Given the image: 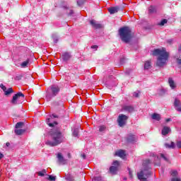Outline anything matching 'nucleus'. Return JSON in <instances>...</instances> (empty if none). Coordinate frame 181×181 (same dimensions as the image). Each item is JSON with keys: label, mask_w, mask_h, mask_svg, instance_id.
<instances>
[{"label": "nucleus", "mask_w": 181, "mask_h": 181, "mask_svg": "<svg viewBox=\"0 0 181 181\" xmlns=\"http://www.w3.org/2000/svg\"><path fill=\"white\" fill-rule=\"evenodd\" d=\"M170 121H172V119H170V118H168L165 119L166 122H170Z\"/></svg>", "instance_id": "nucleus-44"}, {"label": "nucleus", "mask_w": 181, "mask_h": 181, "mask_svg": "<svg viewBox=\"0 0 181 181\" xmlns=\"http://www.w3.org/2000/svg\"><path fill=\"white\" fill-rule=\"evenodd\" d=\"M170 175L172 176L171 181H180V177H177V171L171 170Z\"/></svg>", "instance_id": "nucleus-12"}, {"label": "nucleus", "mask_w": 181, "mask_h": 181, "mask_svg": "<svg viewBox=\"0 0 181 181\" xmlns=\"http://www.w3.org/2000/svg\"><path fill=\"white\" fill-rule=\"evenodd\" d=\"M174 105L177 111L181 112V103L180 100L175 99L174 102Z\"/></svg>", "instance_id": "nucleus-18"}, {"label": "nucleus", "mask_w": 181, "mask_h": 181, "mask_svg": "<svg viewBox=\"0 0 181 181\" xmlns=\"http://www.w3.org/2000/svg\"><path fill=\"white\" fill-rule=\"evenodd\" d=\"M28 64H29V59H27L26 61L22 62L21 66V67L25 69V67H28Z\"/></svg>", "instance_id": "nucleus-28"}, {"label": "nucleus", "mask_w": 181, "mask_h": 181, "mask_svg": "<svg viewBox=\"0 0 181 181\" xmlns=\"http://www.w3.org/2000/svg\"><path fill=\"white\" fill-rule=\"evenodd\" d=\"M152 175V173L151 171H141L140 173H139L137 174L138 176V179H139L140 181H148V180H146V178L145 177H148V176H151Z\"/></svg>", "instance_id": "nucleus-6"}, {"label": "nucleus", "mask_w": 181, "mask_h": 181, "mask_svg": "<svg viewBox=\"0 0 181 181\" xmlns=\"http://www.w3.org/2000/svg\"><path fill=\"white\" fill-rule=\"evenodd\" d=\"M113 166L110 168V172L112 175H117V172H118V168H119V162L118 160L113 161Z\"/></svg>", "instance_id": "nucleus-8"}, {"label": "nucleus", "mask_w": 181, "mask_h": 181, "mask_svg": "<svg viewBox=\"0 0 181 181\" xmlns=\"http://www.w3.org/2000/svg\"><path fill=\"white\" fill-rule=\"evenodd\" d=\"M129 175L130 177H132V173H131V171L129 172Z\"/></svg>", "instance_id": "nucleus-50"}, {"label": "nucleus", "mask_w": 181, "mask_h": 181, "mask_svg": "<svg viewBox=\"0 0 181 181\" xmlns=\"http://www.w3.org/2000/svg\"><path fill=\"white\" fill-rule=\"evenodd\" d=\"M160 94H165V90L164 89L160 90Z\"/></svg>", "instance_id": "nucleus-45"}, {"label": "nucleus", "mask_w": 181, "mask_h": 181, "mask_svg": "<svg viewBox=\"0 0 181 181\" xmlns=\"http://www.w3.org/2000/svg\"><path fill=\"white\" fill-rule=\"evenodd\" d=\"M73 136L75 138L78 136V128H75L73 132Z\"/></svg>", "instance_id": "nucleus-29"}, {"label": "nucleus", "mask_w": 181, "mask_h": 181, "mask_svg": "<svg viewBox=\"0 0 181 181\" xmlns=\"http://www.w3.org/2000/svg\"><path fill=\"white\" fill-rule=\"evenodd\" d=\"M170 131V127H164L162 129V135H168L169 132Z\"/></svg>", "instance_id": "nucleus-22"}, {"label": "nucleus", "mask_w": 181, "mask_h": 181, "mask_svg": "<svg viewBox=\"0 0 181 181\" xmlns=\"http://www.w3.org/2000/svg\"><path fill=\"white\" fill-rule=\"evenodd\" d=\"M57 159H58V162L61 164V165H66L67 160L64 159V157H63V156L62 155L61 153H59L57 154Z\"/></svg>", "instance_id": "nucleus-13"}, {"label": "nucleus", "mask_w": 181, "mask_h": 181, "mask_svg": "<svg viewBox=\"0 0 181 181\" xmlns=\"http://www.w3.org/2000/svg\"><path fill=\"white\" fill-rule=\"evenodd\" d=\"M107 127H105V126H100L99 127V131L100 132H104V131L106 129Z\"/></svg>", "instance_id": "nucleus-35"}, {"label": "nucleus", "mask_w": 181, "mask_h": 181, "mask_svg": "<svg viewBox=\"0 0 181 181\" xmlns=\"http://www.w3.org/2000/svg\"><path fill=\"white\" fill-rule=\"evenodd\" d=\"M21 79H22V76L21 75L16 76V80H21Z\"/></svg>", "instance_id": "nucleus-41"}, {"label": "nucleus", "mask_w": 181, "mask_h": 181, "mask_svg": "<svg viewBox=\"0 0 181 181\" xmlns=\"http://www.w3.org/2000/svg\"><path fill=\"white\" fill-rule=\"evenodd\" d=\"M156 11V8H155V6H151L149 8H148V12L150 13H153V12H155Z\"/></svg>", "instance_id": "nucleus-30"}, {"label": "nucleus", "mask_w": 181, "mask_h": 181, "mask_svg": "<svg viewBox=\"0 0 181 181\" xmlns=\"http://www.w3.org/2000/svg\"><path fill=\"white\" fill-rule=\"evenodd\" d=\"M124 59H122L120 60V62L122 63V62H124Z\"/></svg>", "instance_id": "nucleus-52"}, {"label": "nucleus", "mask_w": 181, "mask_h": 181, "mask_svg": "<svg viewBox=\"0 0 181 181\" xmlns=\"http://www.w3.org/2000/svg\"><path fill=\"white\" fill-rule=\"evenodd\" d=\"M168 83L173 90L176 88V83H175V81L172 78H168Z\"/></svg>", "instance_id": "nucleus-20"}, {"label": "nucleus", "mask_w": 181, "mask_h": 181, "mask_svg": "<svg viewBox=\"0 0 181 181\" xmlns=\"http://www.w3.org/2000/svg\"><path fill=\"white\" fill-rule=\"evenodd\" d=\"M51 91H52V95H50L49 93H47L46 95V98L47 101H50L52 97H56V95L59 94V92L60 91V88H59V86H53L51 87Z\"/></svg>", "instance_id": "nucleus-5"}, {"label": "nucleus", "mask_w": 181, "mask_h": 181, "mask_svg": "<svg viewBox=\"0 0 181 181\" xmlns=\"http://www.w3.org/2000/svg\"><path fill=\"white\" fill-rule=\"evenodd\" d=\"M153 56H158L156 66L158 67H163L168 64L169 52H166V48L154 49L153 51Z\"/></svg>", "instance_id": "nucleus-2"}, {"label": "nucleus", "mask_w": 181, "mask_h": 181, "mask_svg": "<svg viewBox=\"0 0 181 181\" xmlns=\"http://www.w3.org/2000/svg\"><path fill=\"white\" fill-rule=\"evenodd\" d=\"M49 176V180H53L55 181L56 180V176H53V175H48Z\"/></svg>", "instance_id": "nucleus-36"}, {"label": "nucleus", "mask_w": 181, "mask_h": 181, "mask_svg": "<svg viewBox=\"0 0 181 181\" xmlns=\"http://www.w3.org/2000/svg\"><path fill=\"white\" fill-rule=\"evenodd\" d=\"M152 119H156V121H160V115L158 113H153L151 115Z\"/></svg>", "instance_id": "nucleus-24"}, {"label": "nucleus", "mask_w": 181, "mask_h": 181, "mask_svg": "<svg viewBox=\"0 0 181 181\" xmlns=\"http://www.w3.org/2000/svg\"><path fill=\"white\" fill-rule=\"evenodd\" d=\"M23 125H25V123L23 122H19L16 123V129H18L19 128H22V127H23Z\"/></svg>", "instance_id": "nucleus-27"}, {"label": "nucleus", "mask_w": 181, "mask_h": 181, "mask_svg": "<svg viewBox=\"0 0 181 181\" xmlns=\"http://www.w3.org/2000/svg\"><path fill=\"white\" fill-rule=\"evenodd\" d=\"M152 155L154 157V160H157L158 162H159L160 160V158H163V159H164V160H166V162H168V160H169L168 159V157H165L164 156V154L160 153L159 156H156L153 153Z\"/></svg>", "instance_id": "nucleus-15"}, {"label": "nucleus", "mask_w": 181, "mask_h": 181, "mask_svg": "<svg viewBox=\"0 0 181 181\" xmlns=\"http://www.w3.org/2000/svg\"><path fill=\"white\" fill-rule=\"evenodd\" d=\"M4 158V154H2V153L0 152V160Z\"/></svg>", "instance_id": "nucleus-48"}, {"label": "nucleus", "mask_w": 181, "mask_h": 181, "mask_svg": "<svg viewBox=\"0 0 181 181\" xmlns=\"http://www.w3.org/2000/svg\"><path fill=\"white\" fill-rule=\"evenodd\" d=\"M66 180L67 181H74V178L71 175H67L66 177Z\"/></svg>", "instance_id": "nucleus-33"}, {"label": "nucleus", "mask_w": 181, "mask_h": 181, "mask_svg": "<svg viewBox=\"0 0 181 181\" xmlns=\"http://www.w3.org/2000/svg\"><path fill=\"white\" fill-rule=\"evenodd\" d=\"M69 158H70V153L68 154Z\"/></svg>", "instance_id": "nucleus-53"}, {"label": "nucleus", "mask_w": 181, "mask_h": 181, "mask_svg": "<svg viewBox=\"0 0 181 181\" xmlns=\"http://www.w3.org/2000/svg\"><path fill=\"white\" fill-rule=\"evenodd\" d=\"M98 47L97 45H93L91 47L92 49H97Z\"/></svg>", "instance_id": "nucleus-47"}, {"label": "nucleus", "mask_w": 181, "mask_h": 181, "mask_svg": "<svg viewBox=\"0 0 181 181\" xmlns=\"http://www.w3.org/2000/svg\"><path fill=\"white\" fill-rule=\"evenodd\" d=\"M6 146H9V145H11V144L6 143Z\"/></svg>", "instance_id": "nucleus-51"}, {"label": "nucleus", "mask_w": 181, "mask_h": 181, "mask_svg": "<svg viewBox=\"0 0 181 181\" xmlns=\"http://www.w3.org/2000/svg\"><path fill=\"white\" fill-rule=\"evenodd\" d=\"M90 23L91 26H93V28H94L95 29H101V28H103V25L98 23L97 21L94 20H91L90 21Z\"/></svg>", "instance_id": "nucleus-14"}, {"label": "nucleus", "mask_w": 181, "mask_h": 181, "mask_svg": "<svg viewBox=\"0 0 181 181\" xmlns=\"http://www.w3.org/2000/svg\"><path fill=\"white\" fill-rule=\"evenodd\" d=\"M94 180H95V181H101L102 179H101V177H94Z\"/></svg>", "instance_id": "nucleus-37"}, {"label": "nucleus", "mask_w": 181, "mask_h": 181, "mask_svg": "<svg viewBox=\"0 0 181 181\" xmlns=\"http://www.w3.org/2000/svg\"><path fill=\"white\" fill-rule=\"evenodd\" d=\"M53 118H57V115H52L49 116V118L47 119L46 122L49 127H53L54 125H57V122L53 121Z\"/></svg>", "instance_id": "nucleus-9"}, {"label": "nucleus", "mask_w": 181, "mask_h": 181, "mask_svg": "<svg viewBox=\"0 0 181 181\" xmlns=\"http://www.w3.org/2000/svg\"><path fill=\"white\" fill-rule=\"evenodd\" d=\"M165 146L170 149H175V148H176V146L175 145V143L173 141H171L170 144L165 143Z\"/></svg>", "instance_id": "nucleus-21"}, {"label": "nucleus", "mask_w": 181, "mask_h": 181, "mask_svg": "<svg viewBox=\"0 0 181 181\" xmlns=\"http://www.w3.org/2000/svg\"><path fill=\"white\" fill-rule=\"evenodd\" d=\"M177 148H181V141H177Z\"/></svg>", "instance_id": "nucleus-38"}, {"label": "nucleus", "mask_w": 181, "mask_h": 181, "mask_svg": "<svg viewBox=\"0 0 181 181\" xmlns=\"http://www.w3.org/2000/svg\"><path fill=\"white\" fill-rule=\"evenodd\" d=\"M145 70H149L151 69V61H146L144 64Z\"/></svg>", "instance_id": "nucleus-26"}, {"label": "nucleus", "mask_w": 181, "mask_h": 181, "mask_svg": "<svg viewBox=\"0 0 181 181\" xmlns=\"http://www.w3.org/2000/svg\"><path fill=\"white\" fill-rule=\"evenodd\" d=\"M0 87L4 92L5 95H9V94H12V93H13V89H12V88H6L4 84H1Z\"/></svg>", "instance_id": "nucleus-11"}, {"label": "nucleus", "mask_w": 181, "mask_h": 181, "mask_svg": "<svg viewBox=\"0 0 181 181\" xmlns=\"http://www.w3.org/2000/svg\"><path fill=\"white\" fill-rule=\"evenodd\" d=\"M38 176H45V175H46V170H42V171H39L38 173H37Z\"/></svg>", "instance_id": "nucleus-32"}, {"label": "nucleus", "mask_w": 181, "mask_h": 181, "mask_svg": "<svg viewBox=\"0 0 181 181\" xmlns=\"http://www.w3.org/2000/svg\"><path fill=\"white\" fill-rule=\"evenodd\" d=\"M115 156H119V158H122V159H124L127 156V154L125 153V151L119 150L115 152Z\"/></svg>", "instance_id": "nucleus-16"}, {"label": "nucleus", "mask_w": 181, "mask_h": 181, "mask_svg": "<svg viewBox=\"0 0 181 181\" xmlns=\"http://www.w3.org/2000/svg\"><path fill=\"white\" fill-rule=\"evenodd\" d=\"M122 111H125L126 112H134L135 108L132 105H124L122 107Z\"/></svg>", "instance_id": "nucleus-10"}, {"label": "nucleus", "mask_w": 181, "mask_h": 181, "mask_svg": "<svg viewBox=\"0 0 181 181\" xmlns=\"http://www.w3.org/2000/svg\"><path fill=\"white\" fill-rule=\"evenodd\" d=\"M135 139H136V137L133 134H129L127 137V141L129 142H135Z\"/></svg>", "instance_id": "nucleus-25"}, {"label": "nucleus", "mask_w": 181, "mask_h": 181, "mask_svg": "<svg viewBox=\"0 0 181 181\" xmlns=\"http://www.w3.org/2000/svg\"><path fill=\"white\" fill-rule=\"evenodd\" d=\"M119 35L120 39H122V42H124V43H128L129 40L132 39V32L129 27H123L120 28L119 30Z\"/></svg>", "instance_id": "nucleus-3"}, {"label": "nucleus", "mask_w": 181, "mask_h": 181, "mask_svg": "<svg viewBox=\"0 0 181 181\" xmlns=\"http://www.w3.org/2000/svg\"><path fill=\"white\" fill-rule=\"evenodd\" d=\"M73 13H74V11H73V10H70V11H69V15L70 16H71L73 15Z\"/></svg>", "instance_id": "nucleus-42"}, {"label": "nucleus", "mask_w": 181, "mask_h": 181, "mask_svg": "<svg viewBox=\"0 0 181 181\" xmlns=\"http://www.w3.org/2000/svg\"><path fill=\"white\" fill-rule=\"evenodd\" d=\"M165 23H168L167 19H163L160 23H159L158 25L159 26H163Z\"/></svg>", "instance_id": "nucleus-31"}, {"label": "nucleus", "mask_w": 181, "mask_h": 181, "mask_svg": "<svg viewBox=\"0 0 181 181\" xmlns=\"http://www.w3.org/2000/svg\"><path fill=\"white\" fill-rule=\"evenodd\" d=\"M128 120V116L121 114L119 115L117 118V122L119 127H124L127 124V121Z\"/></svg>", "instance_id": "nucleus-7"}, {"label": "nucleus", "mask_w": 181, "mask_h": 181, "mask_svg": "<svg viewBox=\"0 0 181 181\" xmlns=\"http://www.w3.org/2000/svg\"><path fill=\"white\" fill-rule=\"evenodd\" d=\"M49 135L52 141L47 140L45 143L48 146H57L64 142V136L60 131V128L54 127L50 130Z\"/></svg>", "instance_id": "nucleus-1"}, {"label": "nucleus", "mask_w": 181, "mask_h": 181, "mask_svg": "<svg viewBox=\"0 0 181 181\" xmlns=\"http://www.w3.org/2000/svg\"><path fill=\"white\" fill-rule=\"evenodd\" d=\"M177 64L181 66V59H177Z\"/></svg>", "instance_id": "nucleus-40"}, {"label": "nucleus", "mask_w": 181, "mask_h": 181, "mask_svg": "<svg viewBox=\"0 0 181 181\" xmlns=\"http://www.w3.org/2000/svg\"><path fill=\"white\" fill-rule=\"evenodd\" d=\"M54 43H57V42H59V39L57 37H54Z\"/></svg>", "instance_id": "nucleus-43"}, {"label": "nucleus", "mask_w": 181, "mask_h": 181, "mask_svg": "<svg viewBox=\"0 0 181 181\" xmlns=\"http://www.w3.org/2000/svg\"><path fill=\"white\" fill-rule=\"evenodd\" d=\"M119 11V7L115 6V7H110L108 8V12L112 15L114 13H117Z\"/></svg>", "instance_id": "nucleus-17"}, {"label": "nucleus", "mask_w": 181, "mask_h": 181, "mask_svg": "<svg viewBox=\"0 0 181 181\" xmlns=\"http://www.w3.org/2000/svg\"><path fill=\"white\" fill-rule=\"evenodd\" d=\"M81 156H82L83 159H86V154L83 153V154H81Z\"/></svg>", "instance_id": "nucleus-49"}, {"label": "nucleus", "mask_w": 181, "mask_h": 181, "mask_svg": "<svg viewBox=\"0 0 181 181\" xmlns=\"http://www.w3.org/2000/svg\"><path fill=\"white\" fill-rule=\"evenodd\" d=\"M62 59L64 62H67L71 59V54L68 52H65L62 54Z\"/></svg>", "instance_id": "nucleus-19"}, {"label": "nucleus", "mask_w": 181, "mask_h": 181, "mask_svg": "<svg viewBox=\"0 0 181 181\" xmlns=\"http://www.w3.org/2000/svg\"><path fill=\"white\" fill-rule=\"evenodd\" d=\"M86 2V0H77V4L78 6H81Z\"/></svg>", "instance_id": "nucleus-34"}, {"label": "nucleus", "mask_w": 181, "mask_h": 181, "mask_svg": "<svg viewBox=\"0 0 181 181\" xmlns=\"http://www.w3.org/2000/svg\"><path fill=\"white\" fill-rule=\"evenodd\" d=\"M23 98H25V95L22 92H18L13 96L11 103L13 105H16V104H21L22 103L21 100H23Z\"/></svg>", "instance_id": "nucleus-4"}, {"label": "nucleus", "mask_w": 181, "mask_h": 181, "mask_svg": "<svg viewBox=\"0 0 181 181\" xmlns=\"http://www.w3.org/2000/svg\"><path fill=\"white\" fill-rule=\"evenodd\" d=\"M14 132H15L16 135H22V134H25V132H26V130L22 129H16L14 130Z\"/></svg>", "instance_id": "nucleus-23"}, {"label": "nucleus", "mask_w": 181, "mask_h": 181, "mask_svg": "<svg viewBox=\"0 0 181 181\" xmlns=\"http://www.w3.org/2000/svg\"><path fill=\"white\" fill-rule=\"evenodd\" d=\"M172 42H173V40H168L167 41V42H168L170 45L172 43Z\"/></svg>", "instance_id": "nucleus-46"}, {"label": "nucleus", "mask_w": 181, "mask_h": 181, "mask_svg": "<svg viewBox=\"0 0 181 181\" xmlns=\"http://www.w3.org/2000/svg\"><path fill=\"white\" fill-rule=\"evenodd\" d=\"M133 95H134V97L138 98V97H139V93L134 92Z\"/></svg>", "instance_id": "nucleus-39"}, {"label": "nucleus", "mask_w": 181, "mask_h": 181, "mask_svg": "<svg viewBox=\"0 0 181 181\" xmlns=\"http://www.w3.org/2000/svg\"><path fill=\"white\" fill-rule=\"evenodd\" d=\"M148 163H150V161H149V160H148Z\"/></svg>", "instance_id": "nucleus-54"}]
</instances>
